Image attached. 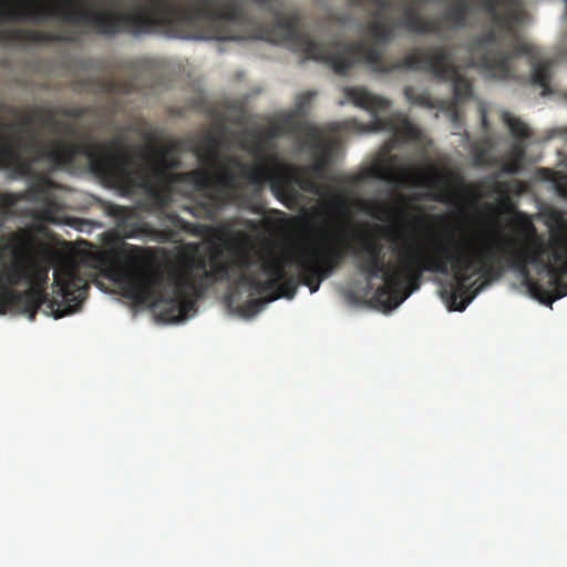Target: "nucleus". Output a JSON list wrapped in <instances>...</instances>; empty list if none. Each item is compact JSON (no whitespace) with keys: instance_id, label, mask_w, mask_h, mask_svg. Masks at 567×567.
<instances>
[{"instance_id":"f257e3e1","label":"nucleus","mask_w":567,"mask_h":567,"mask_svg":"<svg viewBox=\"0 0 567 567\" xmlns=\"http://www.w3.org/2000/svg\"><path fill=\"white\" fill-rule=\"evenodd\" d=\"M281 3L241 2V40L264 39L286 44L306 59L329 64L341 75L359 62L368 64L374 73L388 74L396 70L426 72L439 81L452 82L454 99L461 102L471 97L472 84L460 73L450 47L415 50L398 62H388L378 44L390 43L398 29L445 38L447 31L472 27V16L482 12L489 18L492 25L468 44L473 65L482 69L488 78L509 80L516 76L515 60L527 55L532 60L533 84L543 89L544 96L551 92L554 61L537 62L535 48L519 34V28L528 19V13L520 6L523 2H451L444 12L431 18L419 11V2H401L403 6L399 11L395 2H377L378 7L365 25V33L374 43L367 40L317 41L301 30L300 14L284 10L279 6Z\"/></svg>"},{"instance_id":"f03ea898","label":"nucleus","mask_w":567,"mask_h":567,"mask_svg":"<svg viewBox=\"0 0 567 567\" xmlns=\"http://www.w3.org/2000/svg\"><path fill=\"white\" fill-rule=\"evenodd\" d=\"M144 146H131L125 136L116 135L106 143L96 141H55L53 148H48L38 143L37 138L30 140L28 146L33 156L24 159L29 164L28 188L19 193L0 192V215L3 219L18 217V203L28 200L39 204V208L31 216L40 221L59 224L61 221V204L55 189L58 185L47 174L38 173L34 166L42 162H49L52 168L72 164L79 156H84L91 171L113 187L123 190L135 188L146 189L154 200V189L157 186V177L153 167L156 155L154 148L162 145L155 144L151 134H146Z\"/></svg>"},{"instance_id":"7ed1b4c3","label":"nucleus","mask_w":567,"mask_h":567,"mask_svg":"<svg viewBox=\"0 0 567 567\" xmlns=\"http://www.w3.org/2000/svg\"><path fill=\"white\" fill-rule=\"evenodd\" d=\"M392 251L398 257L396 265L363 256L357 267L368 284L383 279L373 300L384 310L396 308L416 291L424 272L446 275L452 271L454 281L443 287L441 296L450 310L463 311L473 299V296L467 297L473 277L497 274L488 264L491 251L480 250L478 238L431 237L422 244L395 246Z\"/></svg>"},{"instance_id":"20e7f679","label":"nucleus","mask_w":567,"mask_h":567,"mask_svg":"<svg viewBox=\"0 0 567 567\" xmlns=\"http://www.w3.org/2000/svg\"><path fill=\"white\" fill-rule=\"evenodd\" d=\"M248 254L251 259L259 257L260 250L239 248L229 261L220 259L218 254L212 256L209 269L204 259H190L182 269L151 268L132 266L115 271L114 280L121 287L123 296L135 303H150L162 319L171 322L184 319L195 308V298L202 296L213 284L234 279L227 295L229 307L239 313L243 293H249V286L243 277L254 275L255 266L241 267L240 254Z\"/></svg>"},{"instance_id":"39448f33","label":"nucleus","mask_w":567,"mask_h":567,"mask_svg":"<svg viewBox=\"0 0 567 567\" xmlns=\"http://www.w3.org/2000/svg\"><path fill=\"white\" fill-rule=\"evenodd\" d=\"M183 142L171 140L159 148L156 155L154 174L157 188L154 189L155 205L165 210L173 202L175 194L189 196L198 193L194 203L186 210L196 218L215 220L217 215L231 204L244 188L241 175L237 168L220 156V140L208 133L192 146L200 168L176 173L179 168Z\"/></svg>"},{"instance_id":"423d86ee","label":"nucleus","mask_w":567,"mask_h":567,"mask_svg":"<svg viewBox=\"0 0 567 567\" xmlns=\"http://www.w3.org/2000/svg\"><path fill=\"white\" fill-rule=\"evenodd\" d=\"M183 142L171 140L159 148L156 155L154 174L157 188L154 189L155 205L165 210L173 202L175 194L189 196L198 193L194 203L186 210L196 218L215 220L217 215L231 204L244 188L241 175L237 168L220 156V140L208 133L192 146L200 168L176 173L179 168Z\"/></svg>"},{"instance_id":"0eeeda50","label":"nucleus","mask_w":567,"mask_h":567,"mask_svg":"<svg viewBox=\"0 0 567 567\" xmlns=\"http://www.w3.org/2000/svg\"><path fill=\"white\" fill-rule=\"evenodd\" d=\"M481 251H492L488 264L497 274H484L485 280L499 278L506 268L518 270L529 293L540 302L551 305L567 296V229L551 235L545 247L539 238L517 246L498 230L478 238Z\"/></svg>"},{"instance_id":"6e6552de","label":"nucleus","mask_w":567,"mask_h":567,"mask_svg":"<svg viewBox=\"0 0 567 567\" xmlns=\"http://www.w3.org/2000/svg\"><path fill=\"white\" fill-rule=\"evenodd\" d=\"M32 278L33 262L27 254H14L11 260L0 261V315L11 312L34 320L38 310L45 305L44 312L59 319L76 312L86 298L87 280L73 264L64 262L54 269L55 296L51 299L39 287H30L24 291L13 289L20 284H30Z\"/></svg>"},{"instance_id":"1a4fd4ad","label":"nucleus","mask_w":567,"mask_h":567,"mask_svg":"<svg viewBox=\"0 0 567 567\" xmlns=\"http://www.w3.org/2000/svg\"><path fill=\"white\" fill-rule=\"evenodd\" d=\"M396 159V155L390 156V164L375 165L371 168V175L391 184L429 187L436 192L431 198L440 203H454L463 196L480 199L484 196L483 185L489 183L491 193L498 195L499 210L512 213L514 205L509 194L514 190L517 193L522 190L519 181H498L496 174L487 177L485 182L467 183L460 173L452 168L440 169L434 165H429L424 169L409 166L394 167L393 164Z\"/></svg>"},{"instance_id":"9d476101","label":"nucleus","mask_w":567,"mask_h":567,"mask_svg":"<svg viewBox=\"0 0 567 567\" xmlns=\"http://www.w3.org/2000/svg\"><path fill=\"white\" fill-rule=\"evenodd\" d=\"M298 257L297 248L286 257L262 250L254 259L246 252L240 254L239 265L246 268L255 266V272L243 277V281L249 286V293L239 307V313L245 317L254 316L265 302L281 297L295 298L298 287L306 286L305 269L297 262Z\"/></svg>"},{"instance_id":"9b49d317","label":"nucleus","mask_w":567,"mask_h":567,"mask_svg":"<svg viewBox=\"0 0 567 567\" xmlns=\"http://www.w3.org/2000/svg\"><path fill=\"white\" fill-rule=\"evenodd\" d=\"M327 236L323 240L296 247L299 251L297 262L305 269V284L313 293L321 282L337 270L346 258V247L339 233L331 231L330 223L324 227Z\"/></svg>"},{"instance_id":"f8f14e48","label":"nucleus","mask_w":567,"mask_h":567,"mask_svg":"<svg viewBox=\"0 0 567 567\" xmlns=\"http://www.w3.org/2000/svg\"><path fill=\"white\" fill-rule=\"evenodd\" d=\"M343 93L344 101H340V104L351 102L371 113L373 117L371 131L391 132L400 142H414L421 138V130L409 120L406 114L393 112L388 116L380 115L390 109L391 101L389 99L375 95L362 86L344 87Z\"/></svg>"},{"instance_id":"ddd939ff","label":"nucleus","mask_w":567,"mask_h":567,"mask_svg":"<svg viewBox=\"0 0 567 567\" xmlns=\"http://www.w3.org/2000/svg\"><path fill=\"white\" fill-rule=\"evenodd\" d=\"M240 148L254 157L255 164L244 163L237 156H227L226 161L239 171L244 186L246 184L261 186L278 168L275 167L277 161V156L274 154L275 141L264 132L246 131L240 142Z\"/></svg>"},{"instance_id":"4468645a","label":"nucleus","mask_w":567,"mask_h":567,"mask_svg":"<svg viewBox=\"0 0 567 567\" xmlns=\"http://www.w3.org/2000/svg\"><path fill=\"white\" fill-rule=\"evenodd\" d=\"M118 69L128 73L130 76L126 79H120L115 75L92 78L89 80L87 91L103 94H128L153 89L154 82L144 84L140 78L142 75H155L161 70V63L155 59L141 58L121 62Z\"/></svg>"},{"instance_id":"2eb2a0df","label":"nucleus","mask_w":567,"mask_h":567,"mask_svg":"<svg viewBox=\"0 0 567 567\" xmlns=\"http://www.w3.org/2000/svg\"><path fill=\"white\" fill-rule=\"evenodd\" d=\"M319 179L307 166H297L278 167L267 182L276 197L288 206V202L297 199L296 186L305 192H317Z\"/></svg>"},{"instance_id":"dca6fc26","label":"nucleus","mask_w":567,"mask_h":567,"mask_svg":"<svg viewBox=\"0 0 567 567\" xmlns=\"http://www.w3.org/2000/svg\"><path fill=\"white\" fill-rule=\"evenodd\" d=\"M55 127H58V131L55 133H62L64 136L73 138L71 142H74V141H90V142H92L93 141V137L89 133L81 132L80 128L78 127V125L75 123H73V122H65V121L55 122ZM6 136L14 145H17L19 152L21 153V156L24 159H29V158H31L33 156L32 151L28 146V144H29L31 138L35 137L40 145L45 146L48 148H53L54 145H55V141H61V138H54V140H52V142L49 145L48 144H43V143H41V141L39 138L38 132H35V131H33L27 140H24L21 136V134H19V135L10 134V135H6ZM62 142L69 143L70 141H63L62 140Z\"/></svg>"},{"instance_id":"f3484780","label":"nucleus","mask_w":567,"mask_h":567,"mask_svg":"<svg viewBox=\"0 0 567 567\" xmlns=\"http://www.w3.org/2000/svg\"><path fill=\"white\" fill-rule=\"evenodd\" d=\"M306 140L309 143L312 154L313 163L307 166L318 178L322 177L323 172L329 167L333 152L338 146V141H324L321 132L315 126L305 127Z\"/></svg>"},{"instance_id":"a211bd4d","label":"nucleus","mask_w":567,"mask_h":567,"mask_svg":"<svg viewBox=\"0 0 567 567\" xmlns=\"http://www.w3.org/2000/svg\"><path fill=\"white\" fill-rule=\"evenodd\" d=\"M106 215L114 218L120 234L125 238H135L147 233V225L128 207L107 204Z\"/></svg>"},{"instance_id":"6ab92c4d","label":"nucleus","mask_w":567,"mask_h":567,"mask_svg":"<svg viewBox=\"0 0 567 567\" xmlns=\"http://www.w3.org/2000/svg\"><path fill=\"white\" fill-rule=\"evenodd\" d=\"M502 120L507 125L514 142L511 146L509 152L506 154V158L516 159L524 162L527 142L532 140L533 132L520 118L512 115L511 112L504 111L502 113Z\"/></svg>"},{"instance_id":"aec40b11","label":"nucleus","mask_w":567,"mask_h":567,"mask_svg":"<svg viewBox=\"0 0 567 567\" xmlns=\"http://www.w3.org/2000/svg\"><path fill=\"white\" fill-rule=\"evenodd\" d=\"M37 122L41 123L44 127L50 128L52 132H56L58 127H55V112L49 109L42 107H33L30 113L20 116L17 122L11 123H2L0 128L2 131H19L20 133H25L31 130L33 124Z\"/></svg>"},{"instance_id":"412c9836","label":"nucleus","mask_w":567,"mask_h":567,"mask_svg":"<svg viewBox=\"0 0 567 567\" xmlns=\"http://www.w3.org/2000/svg\"><path fill=\"white\" fill-rule=\"evenodd\" d=\"M0 168L10 169L19 177L29 174V164L24 162L17 145L0 132Z\"/></svg>"},{"instance_id":"4be33fe9","label":"nucleus","mask_w":567,"mask_h":567,"mask_svg":"<svg viewBox=\"0 0 567 567\" xmlns=\"http://www.w3.org/2000/svg\"><path fill=\"white\" fill-rule=\"evenodd\" d=\"M301 130L302 125L296 120L293 114H285L270 121L264 133L275 141L276 138L293 134Z\"/></svg>"},{"instance_id":"5701e85b","label":"nucleus","mask_w":567,"mask_h":567,"mask_svg":"<svg viewBox=\"0 0 567 567\" xmlns=\"http://www.w3.org/2000/svg\"><path fill=\"white\" fill-rule=\"evenodd\" d=\"M405 99L414 105H420L427 109L436 107V102L432 99L427 91H417L413 86L404 89Z\"/></svg>"},{"instance_id":"b1692460","label":"nucleus","mask_w":567,"mask_h":567,"mask_svg":"<svg viewBox=\"0 0 567 567\" xmlns=\"http://www.w3.org/2000/svg\"><path fill=\"white\" fill-rule=\"evenodd\" d=\"M382 249L383 246L378 240L368 238L362 241L360 251H355V254L361 252L363 256L367 257L383 259L381 257Z\"/></svg>"},{"instance_id":"393cba45","label":"nucleus","mask_w":567,"mask_h":567,"mask_svg":"<svg viewBox=\"0 0 567 567\" xmlns=\"http://www.w3.org/2000/svg\"><path fill=\"white\" fill-rule=\"evenodd\" d=\"M523 167V163L516 159L506 158V162L502 165L498 173H496V177L502 176L503 174L514 175L520 172Z\"/></svg>"},{"instance_id":"a878e982","label":"nucleus","mask_w":567,"mask_h":567,"mask_svg":"<svg viewBox=\"0 0 567 567\" xmlns=\"http://www.w3.org/2000/svg\"><path fill=\"white\" fill-rule=\"evenodd\" d=\"M523 167V163L516 159L506 158V162L502 165L498 173H496V177L502 176L503 174L514 175L520 172Z\"/></svg>"},{"instance_id":"bb28decb","label":"nucleus","mask_w":567,"mask_h":567,"mask_svg":"<svg viewBox=\"0 0 567 567\" xmlns=\"http://www.w3.org/2000/svg\"><path fill=\"white\" fill-rule=\"evenodd\" d=\"M398 210L396 205H388L384 203H374L372 215L378 219H384L392 212Z\"/></svg>"},{"instance_id":"cd10ccee","label":"nucleus","mask_w":567,"mask_h":567,"mask_svg":"<svg viewBox=\"0 0 567 567\" xmlns=\"http://www.w3.org/2000/svg\"><path fill=\"white\" fill-rule=\"evenodd\" d=\"M89 109L87 107H64L59 110V114H61L64 117L78 120L87 114Z\"/></svg>"},{"instance_id":"c85d7f7f","label":"nucleus","mask_w":567,"mask_h":567,"mask_svg":"<svg viewBox=\"0 0 567 567\" xmlns=\"http://www.w3.org/2000/svg\"><path fill=\"white\" fill-rule=\"evenodd\" d=\"M326 208L330 216L337 212H341L346 208V200L342 196H333L329 203L326 204Z\"/></svg>"},{"instance_id":"c756f323","label":"nucleus","mask_w":567,"mask_h":567,"mask_svg":"<svg viewBox=\"0 0 567 567\" xmlns=\"http://www.w3.org/2000/svg\"><path fill=\"white\" fill-rule=\"evenodd\" d=\"M365 179L364 174H355V175H347L341 177H336V181H338L343 186H353L362 183Z\"/></svg>"},{"instance_id":"7c9ffc66","label":"nucleus","mask_w":567,"mask_h":567,"mask_svg":"<svg viewBox=\"0 0 567 567\" xmlns=\"http://www.w3.org/2000/svg\"><path fill=\"white\" fill-rule=\"evenodd\" d=\"M166 218L169 220L172 226H174L175 228H179V229H183V230H188V228L190 226L189 223L184 220L182 217H179L175 213H166Z\"/></svg>"},{"instance_id":"2f4dec72","label":"nucleus","mask_w":567,"mask_h":567,"mask_svg":"<svg viewBox=\"0 0 567 567\" xmlns=\"http://www.w3.org/2000/svg\"><path fill=\"white\" fill-rule=\"evenodd\" d=\"M357 124L355 120L343 121V122H333L330 123L327 130L331 133H338L342 130L350 128Z\"/></svg>"},{"instance_id":"473e14b6","label":"nucleus","mask_w":567,"mask_h":567,"mask_svg":"<svg viewBox=\"0 0 567 567\" xmlns=\"http://www.w3.org/2000/svg\"><path fill=\"white\" fill-rule=\"evenodd\" d=\"M311 96H312V94L309 93V94L302 95L300 97V101L297 104V111L298 112H301L303 110L305 104L308 103V101L310 100Z\"/></svg>"},{"instance_id":"72a5a7b5","label":"nucleus","mask_w":567,"mask_h":567,"mask_svg":"<svg viewBox=\"0 0 567 567\" xmlns=\"http://www.w3.org/2000/svg\"><path fill=\"white\" fill-rule=\"evenodd\" d=\"M564 17L567 20V2H566V8H565ZM560 55H561V58H566L567 59V31H566V34L564 37V49H563Z\"/></svg>"},{"instance_id":"f704fd0d","label":"nucleus","mask_w":567,"mask_h":567,"mask_svg":"<svg viewBox=\"0 0 567 567\" xmlns=\"http://www.w3.org/2000/svg\"><path fill=\"white\" fill-rule=\"evenodd\" d=\"M3 109H6L13 116H20V114H21V110L16 106L3 105Z\"/></svg>"},{"instance_id":"c9c22d12","label":"nucleus","mask_w":567,"mask_h":567,"mask_svg":"<svg viewBox=\"0 0 567 567\" xmlns=\"http://www.w3.org/2000/svg\"><path fill=\"white\" fill-rule=\"evenodd\" d=\"M395 204L405 206L408 205V198L402 194H398L395 195Z\"/></svg>"},{"instance_id":"e433bc0d","label":"nucleus","mask_w":567,"mask_h":567,"mask_svg":"<svg viewBox=\"0 0 567 567\" xmlns=\"http://www.w3.org/2000/svg\"><path fill=\"white\" fill-rule=\"evenodd\" d=\"M559 190L563 195L567 196V177H566V181L565 183H561L559 184Z\"/></svg>"},{"instance_id":"4c0bfd02","label":"nucleus","mask_w":567,"mask_h":567,"mask_svg":"<svg viewBox=\"0 0 567 567\" xmlns=\"http://www.w3.org/2000/svg\"><path fill=\"white\" fill-rule=\"evenodd\" d=\"M482 123H483V126L486 128L487 127V118H486L485 113L482 114Z\"/></svg>"},{"instance_id":"58836bf2","label":"nucleus","mask_w":567,"mask_h":567,"mask_svg":"<svg viewBox=\"0 0 567 567\" xmlns=\"http://www.w3.org/2000/svg\"><path fill=\"white\" fill-rule=\"evenodd\" d=\"M529 227H530V231H532V233H533V235L535 236V228H534V226H533V225H529Z\"/></svg>"},{"instance_id":"ea45409f","label":"nucleus","mask_w":567,"mask_h":567,"mask_svg":"<svg viewBox=\"0 0 567 567\" xmlns=\"http://www.w3.org/2000/svg\"><path fill=\"white\" fill-rule=\"evenodd\" d=\"M564 97L567 101V91L564 93Z\"/></svg>"}]
</instances>
